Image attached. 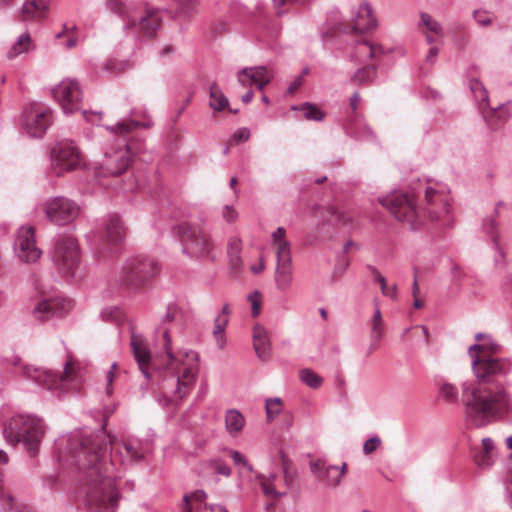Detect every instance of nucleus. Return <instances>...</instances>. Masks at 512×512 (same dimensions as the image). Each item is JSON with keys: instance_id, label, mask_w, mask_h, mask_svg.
<instances>
[{"instance_id": "1", "label": "nucleus", "mask_w": 512, "mask_h": 512, "mask_svg": "<svg viewBox=\"0 0 512 512\" xmlns=\"http://www.w3.org/2000/svg\"><path fill=\"white\" fill-rule=\"evenodd\" d=\"M110 435L105 433L103 425L95 434L82 436L71 449V457L81 473L86 489L88 505L93 512H115L119 493L116 490L113 467L125 461L137 462L144 458L139 445L122 442L119 450L110 454L107 460V447L112 445Z\"/></svg>"}, {"instance_id": "2", "label": "nucleus", "mask_w": 512, "mask_h": 512, "mask_svg": "<svg viewBox=\"0 0 512 512\" xmlns=\"http://www.w3.org/2000/svg\"><path fill=\"white\" fill-rule=\"evenodd\" d=\"M477 384L464 382L461 401L468 427L482 428L508 405V394L501 379L512 369L511 361L493 355H477L472 360Z\"/></svg>"}, {"instance_id": "3", "label": "nucleus", "mask_w": 512, "mask_h": 512, "mask_svg": "<svg viewBox=\"0 0 512 512\" xmlns=\"http://www.w3.org/2000/svg\"><path fill=\"white\" fill-rule=\"evenodd\" d=\"M44 431L40 418L20 414L12 417L9 426L4 428L3 435L12 445L22 442L27 451L34 456L38 452Z\"/></svg>"}, {"instance_id": "4", "label": "nucleus", "mask_w": 512, "mask_h": 512, "mask_svg": "<svg viewBox=\"0 0 512 512\" xmlns=\"http://www.w3.org/2000/svg\"><path fill=\"white\" fill-rule=\"evenodd\" d=\"M185 357L189 360V363L182 362L180 366L175 368V374L170 379L163 381L162 388L165 391V404L170 403L178 404L184 399L191 391L195 377L198 371L197 361L198 354L195 351H189L185 353Z\"/></svg>"}, {"instance_id": "5", "label": "nucleus", "mask_w": 512, "mask_h": 512, "mask_svg": "<svg viewBox=\"0 0 512 512\" xmlns=\"http://www.w3.org/2000/svg\"><path fill=\"white\" fill-rule=\"evenodd\" d=\"M177 233L182 244V251L190 257L202 258L211 256L214 248L209 232L199 225L181 223Z\"/></svg>"}, {"instance_id": "6", "label": "nucleus", "mask_w": 512, "mask_h": 512, "mask_svg": "<svg viewBox=\"0 0 512 512\" xmlns=\"http://www.w3.org/2000/svg\"><path fill=\"white\" fill-rule=\"evenodd\" d=\"M272 242L276 248L275 283L279 290L286 291L293 280L291 243L286 239V230L278 227L272 234Z\"/></svg>"}, {"instance_id": "7", "label": "nucleus", "mask_w": 512, "mask_h": 512, "mask_svg": "<svg viewBox=\"0 0 512 512\" xmlns=\"http://www.w3.org/2000/svg\"><path fill=\"white\" fill-rule=\"evenodd\" d=\"M159 272L158 263L147 256L129 258L122 268L121 282L129 289H139Z\"/></svg>"}, {"instance_id": "8", "label": "nucleus", "mask_w": 512, "mask_h": 512, "mask_svg": "<svg viewBox=\"0 0 512 512\" xmlns=\"http://www.w3.org/2000/svg\"><path fill=\"white\" fill-rule=\"evenodd\" d=\"M51 169L57 176L76 170L83 160L79 148L71 140L57 142L50 152Z\"/></svg>"}, {"instance_id": "9", "label": "nucleus", "mask_w": 512, "mask_h": 512, "mask_svg": "<svg viewBox=\"0 0 512 512\" xmlns=\"http://www.w3.org/2000/svg\"><path fill=\"white\" fill-rule=\"evenodd\" d=\"M53 260L64 277L74 278L80 263L76 239L72 236H61L55 243Z\"/></svg>"}, {"instance_id": "10", "label": "nucleus", "mask_w": 512, "mask_h": 512, "mask_svg": "<svg viewBox=\"0 0 512 512\" xmlns=\"http://www.w3.org/2000/svg\"><path fill=\"white\" fill-rule=\"evenodd\" d=\"M398 221L406 222L412 230L421 224L420 216L415 208L413 199L405 193H393L379 200Z\"/></svg>"}, {"instance_id": "11", "label": "nucleus", "mask_w": 512, "mask_h": 512, "mask_svg": "<svg viewBox=\"0 0 512 512\" xmlns=\"http://www.w3.org/2000/svg\"><path fill=\"white\" fill-rule=\"evenodd\" d=\"M50 124V109L44 108L37 103H31L23 109L21 114V125L31 137H43Z\"/></svg>"}, {"instance_id": "12", "label": "nucleus", "mask_w": 512, "mask_h": 512, "mask_svg": "<svg viewBox=\"0 0 512 512\" xmlns=\"http://www.w3.org/2000/svg\"><path fill=\"white\" fill-rule=\"evenodd\" d=\"M73 366L70 362H66L64 366V374L57 375L51 370L33 367L30 365L22 366V375L33 380L38 385L49 390L63 387L67 378L71 375Z\"/></svg>"}, {"instance_id": "13", "label": "nucleus", "mask_w": 512, "mask_h": 512, "mask_svg": "<svg viewBox=\"0 0 512 512\" xmlns=\"http://www.w3.org/2000/svg\"><path fill=\"white\" fill-rule=\"evenodd\" d=\"M47 218L56 225H66L72 222L79 213L77 204L64 197H55L45 205Z\"/></svg>"}, {"instance_id": "14", "label": "nucleus", "mask_w": 512, "mask_h": 512, "mask_svg": "<svg viewBox=\"0 0 512 512\" xmlns=\"http://www.w3.org/2000/svg\"><path fill=\"white\" fill-rule=\"evenodd\" d=\"M53 96L66 114L74 112L79 108V103L82 100L79 82L74 79L62 80L53 89Z\"/></svg>"}, {"instance_id": "15", "label": "nucleus", "mask_w": 512, "mask_h": 512, "mask_svg": "<svg viewBox=\"0 0 512 512\" xmlns=\"http://www.w3.org/2000/svg\"><path fill=\"white\" fill-rule=\"evenodd\" d=\"M14 250L17 257L25 263L36 262L42 251L36 247L34 228L21 227L14 243Z\"/></svg>"}, {"instance_id": "16", "label": "nucleus", "mask_w": 512, "mask_h": 512, "mask_svg": "<svg viewBox=\"0 0 512 512\" xmlns=\"http://www.w3.org/2000/svg\"><path fill=\"white\" fill-rule=\"evenodd\" d=\"M72 307L71 300L64 298H51L41 300L32 310L35 319L45 321L51 317H61Z\"/></svg>"}, {"instance_id": "17", "label": "nucleus", "mask_w": 512, "mask_h": 512, "mask_svg": "<svg viewBox=\"0 0 512 512\" xmlns=\"http://www.w3.org/2000/svg\"><path fill=\"white\" fill-rule=\"evenodd\" d=\"M131 164V156L127 147L106 152L101 162L104 175L118 176L124 173Z\"/></svg>"}, {"instance_id": "18", "label": "nucleus", "mask_w": 512, "mask_h": 512, "mask_svg": "<svg viewBox=\"0 0 512 512\" xmlns=\"http://www.w3.org/2000/svg\"><path fill=\"white\" fill-rule=\"evenodd\" d=\"M425 201L424 211L432 221L439 220L449 213L450 204L448 200L431 187L425 190Z\"/></svg>"}, {"instance_id": "19", "label": "nucleus", "mask_w": 512, "mask_h": 512, "mask_svg": "<svg viewBox=\"0 0 512 512\" xmlns=\"http://www.w3.org/2000/svg\"><path fill=\"white\" fill-rule=\"evenodd\" d=\"M130 345L133 356L138 364L140 371L142 372L146 379H149L151 353L145 339L143 338L142 335L136 334L134 331H132Z\"/></svg>"}, {"instance_id": "20", "label": "nucleus", "mask_w": 512, "mask_h": 512, "mask_svg": "<svg viewBox=\"0 0 512 512\" xmlns=\"http://www.w3.org/2000/svg\"><path fill=\"white\" fill-rule=\"evenodd\" d=\"M309 467L317 480L324 483L327 487L335 488L340 485L341 480L338 475V466L327 464L323 459H317L311 461Z\"/></svg>"}, {"instance_id": "21", "label": "nucleus", "mask_w": 512, "mask_h": 512, "mask_svg": "<svg viewBox=\"0 0 512 512\" xmlns=\"http://www.w3.org/2000/svg\"><path fill=\"white\" fill-rule=\"evenodd\" d=\"M353 29L359 33L371 31L377 27V20L373 14L371 5L368 2H363L353 18Z\"/></svg>"}, {"instance_id": "22", "label": "nucleus", "mask_w": 512, "mask_h": 512, "mask_svg": "<svg viewBox=\"0 0 512 512\" xmlns=\"http://www.w3.org/2000/svg\"><path fill=\"white\" fill-rule=\"evenodd\" d=\"M48 10L47 0H26L21 7V19L31 21L42 19Z\"/></svg>"}, {"instance_id": "23", "label": "nucleus", "mask_w": 512, "mask_h": 512, "mask_svg": "<svg viewBox=\"0 0 512 512\" xmlns=\"http://www.w3.org/2000/svg\"><path fill=\"white\" fill-rule=\"evenodd\" d=\"M487 126L492 130L502 127L509 118V113L505 105L500 104L497 107L490 106L481 112Z\"/></svg>"}, {"instance_id": "24", "label": "nucleus", "mask_w": 512, "mask_h": 512, "mask_svg": "<svg viewBox=\"0 0 512 512\" xmlns=\"http://www.w3.org/2000/svg\"><path fill=\"white\" fill-rule=\"evenodd\" d=\"M474 462L478 467L488 468L494 462V442L487 437L482 439L481 448L473 450Z\"/></svg>"}, {"instance_id": "25", "label": "nucleus", "mask_w": 512, "mask_h": 512, "mask_svg": "<svg viewBox=\"0 0 512 512\" xmlns=\"http://www.w3.org/2000/svg\"><path fill=\"white\" fill-rule=\"evenodd\" d=\"M124 235L125 230L118 215H109L105 227V239L117 245L122 242Z\"/></svg>"}, {"instance_id": "26", "label": "nucleus", "mask_w": 512, "mask_h": 512, "mask_svg": "<svg viewBox=\"0 0 512 512\" xmlns=\"http://www.w3.org/2000/svg\"><path fill=\"white\" fill-rule=\"evenodd\" d=\"M253 345L257 356L261 360H267L270 355V343L266 330L256 326L253 331Z\"/></svg>"}, {"instance_id": "27", "label": "nucleus", "mask_w": 512, "mask_h": 512, "mask_svg": "<svg viewBox=\"0 0 512 512\" xmlns=\"http://www.w3.org/2000/svg\"><path fill=\"white\" fill-rule=\"evenodd\" d=\"M384 333V321L382 319V314L379 308H377L373 314L371 319V332L370 338L371 343L369 346L368 354L373 353L378 347L380 340Z\"/></svg>"}, {"instance_id": "28", "label": "nucleus", "mask_w": 512, "mask_h": 512, "mask_svg": "<svg viewBox=\"0 0 512 512\" xmlns=\"http://www.w3.org/2000/svg\"><path fill=\"white\" fill-rule=\"evenodd\" d=\"M107 7L111 12L128 20L125 28H131L136 24L132 8L124 0H107Z\"/></svg>"}, {"instance_id": "29", "label": "nucleus", "mask_w": 512, "mask_h": 512, "mask_svg": "<svg viewBox=\"0 0 512 512\" xmlns=\"http://www.w3.org/2000/svg\"><path fill=\"white\" fill-rule=\"evenodd\" d=\"M160 17L155 12H148L145 16H142L139 21L136 19V24L133 26H139V29L146 37H153L156 30L160 26Z\"/></svg>"}, {"instance_id": "30", "label": "nucleus", "mask_w": 512, "mask_h": 512, "mask_svg": "<svg viewBox=\"0 0 512 512\" xmlns=\"http://www.w3.org/2000/svg\"><path fill=\"white\" fill-rule=\"evenodd\" d=\"M244 416L236 409H229L225 415V427L230 435L238 434L244 427Z\"/></svg>"}, {"instance_id": "31", "label": "nucleus", "mask_w": 512, "mask_h": 512, "mask_svg": "<svg viewBox=\"0 0 512 512\" xmlns=\"http://www.w3.org/2000/svg\"><path fill=\"white\" fill-rule=\"evenodd\" d=\"M470 90L477 102L480 113L489 107L488 92L483 83L478 79H472L469 83Z\"/></svg>"}, {"instance_id": "32", "label": "nucleus", "mask_w": 512, "mask_h": 512, "mask_svg": "<svg viewBox=\"0 0 512 512\" xmlns=\"http://www.w3.org/2000/svg\"><path fill=\"white\" fill-rule=\"evenodd\" d=\"M207 499V494L203 490H196L192 493H186L183 496V507L182 512H193L200 510L201 504L205 502Z\"/></svg>"}, {"instance_id": "33", "label": "nucleus", "mask_w": 512, "mask_h": 512, "mask_svg": "<svg viewBox=\"0 0 512 512\" xmlns=\"http://www.w3.org/2000/svg\"><path fill=\"white\" fill-rule=\"evenodd\" d=\"M209 97V106L215 111H222L229 104L228 98L224 95L221 88L216 82H213L210 85Z\"/></svg>"}, {"instance_id": "34", "label": "nucleus", "mask_w": 512, "mask_h": 512, "mask_svg": "<svg viewBox=\"0 0 512 512\" xmlns=\"http://www.w3.org/2000/svg\"><path fill=\"white\" fill-rule=\"evenodd\" d=\"M251 69V77L254 81V85L259 89L263 90L273 78L272 72L266 66H255L249 67Z\"/></svg>"}, {"instance_id": "35", "label": "nucleus", "mask_w": 512, "mask_h": 512, "mask_svg": "<svg viewBox=\"0 0 512 512\" xmlns=\"http://www.w3.org/2000/svg\"><path fill=\"white\" fill-rule=\"evenodd\" d=\"M258 478L261 480L260 485L265 496L276 499L287 494V491H277L275 489V474H271L269 477L260 475Z\"/></svg>"}, {"instance_id": "36", "label": "nucleus", "mask_w": 512, "mask_h": 512, "mask_svg": "<svg viewBox=\"0 0 512 512\" xmlns=\"http://www.w3.org/2000/svg\"><path fill=\"white\" fill-rule=\"evenodd\" d=\"M376 67L366 66L355 71L351 81L356 85H368L376 78Z\"/></svg>"}, {"instance_id": "37", "label": "nucleus", "mask_w": 512, "mask_h": 512, "mask_svg": "<svg viewBox=\"0 0 512 512\" xmlns=\"http://www.w3.org/2000/svg\"><path fill=\"white\" fill-rule=\"evenodd\" d=\"M31 44V38L28 33L20 35L14 45L7 53L9 59H14L21 53L27 52Z\"/></svg>"}, {"instance_id": "38", "label": "nucleus", "mask_w": 512, "mask_h": 512, "mask_svg": "<svg viewBox=\"0 0 512 512\" xmlns=\"http://www.w3.org/2000/svg\"><path fill=\"white\" fill-rule=\"evenodd\" d=\"M241 244L239 240H233L228 245L229 264L237 272L242 266Z\"/></svg>"}, {"instance_id": "39", "label": "nucleus", "mask_w": 512, "mask_h": 512, "mask_svg": "<svg viewBox=\"0 0 512 512\" xmlns=\"http://www.w3.org/2000/svg\"><path fill=\"white\" fill-rule=\"evenodd\" d=\"M228 324V318L224 316H217L214 320L213 335L216 338V342L219 348H223L225 345L224 332Z\"/></svg>"}, {"instance_id": "40", "label": "nucleus", "mask_w": 512, "mask_h": 512, "mask_svg": "<svg viewBox=\"0 0 512 512\" xmlns=\"http://www.w3.org/2000/svg\"><path fill=\"white\" fill-rule=\"evenodd\" d=\"M299 377L307 386L317 389L322 385L323 379L309 368L300 370Z\"/></svg>"}, {"instance_id": "41", "label": "nucleus", "mask_w": 512, "mask_h": 512, "mask_svg": "<svg viewBox=\"0 0 512 512\" xmlns=\"http://www.w3.org/2000/svg\"><path fill=\"white\" fill-rule=\"evenodd\" d=\"M282 400L279 397L269 398L266 400L265 409L268 422L275 419L281 412Z\"/></svg>"}, {"instance_id": "42", "label": "nucleus", "mask_w": 512, "mask_h": 512, "mask_svg": "<svg viewBox=\"0 0 512 512\" xmlns=\"http://www.w3.org/2000/svg\"><path fill=\"white\" fill-rule=\"evenodd\" d=\"M301 109L308 120L322 121L324 119V113L317 106L309 102L304 103Z\"/></svg>"}, {"instance_id": "43", "label": "nucleus", "mask_w": 512, "mask_h": 512, "mask_svg": "<svg viewBox=\"0 0 512 512\" xmlns=\"http://www.w3.org/2000/svg\"><path fill=\"white\" fill-rule=\"evenodd\" d=\"M150 126H151V124L149 122H138V121H133V120L120 122L117 124L118 130L120 132H122L123 134L129 133L132 130L139 128V127L149 128Z\"/></svg>"}, {"instance_id": "44", "label": "nucleus", "mask_w": 512, "mask_h": 512, "mask_svg": "<svg viewBox=\"0 0 512 512\" xmlns=\"http://www.w3.org/2000/svg\"><path fill=\"white\" fill-rule=\"evenodd\" d=\"M357 50L360 53L367 54L370 59H373L378 52L382 53V48L380 46H373L368 41L359 42L357 44Z\"/></svg>"}, {"instance_id": "45", "label": "nucleus", "mask_w": 512, "mask_h": 512, "mask_svg": "<svg viewBox=\"0 0 512 512\" xmlns=\"http://www.w3.org/2000/svg\"><path fill=\"white\" fill-rule=\"evenodd\" d=\"M198 5V0H181L180 10L181 13L187 17H191L195 12Z\"/></svg>"}, {"instance_id": "46", "label": "nucleus", "mask_w": 512, "mask_h": 512, "mask_svg": "<svg viewBox=\"0 0 512 512\" xmlns=\"http://www.w3.org/2000/svg\"><path fill=\"white\" fill-rule=\"evenodd\" d=\"M251 69L244 67L243 69L239 70L237 73V80L240 85L243 87H248L254 85V81L251 77Z\"/></svg>"}, {"instance_id": "47", "label": "nucleus", "mask_w": 512, "mask_h": 512, "mask_svg": "<svg viewBox=\"0 0 512 512\" xmlns=\"http://www.w3.org/2000/svg\"><path fill=\"white\" fill-rule=\"evenodd\" d=\"M421 22L427 27V29L435 34L441 32V26L438 22L432 19V17L426 13L421 14Z\"/></svg>"}, {"instance_id": "48", "label": "nucleus", "mask_w": 512, "mask_h": 512, "mask_svg": "<svg viewBox=\"0 0 512 512\" xmlns=\"http://www.w3.org/2000/svg\"><path fill=\"white\" fill-rule=\"evenodd\" d=\"M473 17L475 21L483 27L490 25L492 22V14L488 11L476 10L473 13Z\"/></svg>"}, {"instance_id": "49", "label": "nucleus", "mask_w": 512, "mask_h": 512, "mask_svg": "<svg viewBox=\"0 0 512 512\" xmlns=\"http://www.w3.org/2000/svg\"><path fill=\"white\" fill-rule=\"evenodd\" d=\"M379 285H380V289H381V293L384 295V296H387L393 300H396L397 299V285L394 284L392 285L391 287H389L387 285V280L386 278L383 280V282H379Z\"/></svg>"}, {"instance_id": "50", "label": "nucleus", "mask_w": 512, "mask_h": 512, "mask_svg": "<svg viewBox=\"0 0 512 512\" xmlns=\"http://www.w3.org/2000/svg\"><path fill=\"white\" fill-rule=\"evenodd\" d=\"M381 444V439L378 436H374L369 438L364 442L363 452L365 455L371 454L374 452Z\"/></svg>"}, {"instance_id": "51", "label": "nucleus", "mask_w": 512, "mask_h": 512, "mask_svg": "<svg viewBox=\"0 0 512 512\" xmlns=\"http://www.w3.org/2000/svg\"><path fill=\"white\" fill-rule=\"evenodd\" d=\"M440 393L447 400H455L458 394L456 387L448 383L441 386Z\"/></svg>"}, {"instance_id": "52", "label": "nucleus", "mask_w": 512, "mask_h": 512, "mask_svg": "<svg viewBox=\"0 0 512 512\" xmlns=\"http://www.w3.org/2000/svg\"><path fill=\"white\" fill-rule=\"evenodd\" d=\"M282 466H283V472H284V483L289 488L291 487L295 473L290 471L288 466V460L285 456H282Z\"/></svg>"}, {"instance_id": "53", "label": "nucleus", "mask_w": 512, "mask_h": 512, "mask_svg": "<svg viewBox=\"0 0 512 512\" xmlns=\"http://www.w3.org/2000/svg\"><path fill=\"white\" fill-rule=\"evenodd\" d=\"M230 455H231V458L233 459V462L235 465H243V466L247 467V469L250 472H252L253 468L248 463L246 457L243 454H241L240 452H238L236 450H231Z\"/></svg>"}, {"instance_id": "54", "label": "nucleus", "mask_w": 512, "mask_h": 512, "mask_svg": "<svg viewBox=\"0 0 512 512\" xmlns=\"http://www.w3.org/2000/svg\"><path fill=\"white\" fill-rule=\"evenodd\" d=\"M486 348H487L486 343H477V344L471 345L469 347V354L472 357V360L477 355H486L485 354Z\"/></svg>"}, {"instance_id": "55", "label": "nucleus", "mask_w": 512, "mask_h": 512, "mask_svg": "<svg viewBox=\"0 0 512 512\" xmlns=\"http://www.w3.org/2000/svg\"><path fill=\"white\" fill-rule=\"evenodd\" d=\"M222 215L227 222L231 223L237 219L238 213L232 206L226 205L223 208Z\"/></svg>"}, {"instance_id": "56", "label": "nucleus", "mask_w": 512, "mask_h": 512, "mask_svg": "<svg viewBox=\"0 0 512 512\" xmlns=\"http://www.w3.org/2000/svg\"><path fill=\"white\" fill-rule=\"evenodd\" d=\"M495 227H496V223L493 219H488V220H485L484 223H483V228L484 230L491 235L494 243L497 245V236L495 235L494 231H495Z\"/></svg>"}, {"instance_id": "57", "label": "nucleus", "mask_w": 512, "mask_h": 512, "mask_svg": "<svg viewBox=\"0 0 512 512\" xmlns=\"http://www.w3.org/2000/svg\"><path fill=\"white\" fill-rule=\"evenodd\" d=\"M163 338H164V349L169 357V359H174V354L171 351V337L169 335V330L165 328L163 330Z\"/></svg>"}, {"instance_id": "58", "label": "nucleus", "mask_w": 512, "mask_h": 512, "mask_svg": "<svg viewBox=\"0 0 512 512\" xmlns=\"http://www.w3.org/2000/svg\"><path fill=\"white\" fill-rule=\"evenodd\" d=\"M331 215L335 217L336 221L340 224L346 225L351 222V217L345 212L331 210Z\"/></svg>"}, {"instance_id": "59", "label": "nucleus", "mask_w": 512, "mask_h": 512, "mask_svg": "<svg viewBox=\"0 0 512 512\" xmlns=\"http://www.w3.org/2000/svg\"><path fill=\"white\" fill-rule=\"evenodd\" d=\"M215 471L217 474H220V475H223L226 477L231 475V468L227 464H225L221 461H217L215 463Z\"/></svg>"}, {"instance_id": "60", "label": "nucleus", "mask_w": 512, "mask_h": 512, "mask_svg": "<svg viewBox=\"0 0 512 512\" xmlns=\"http://www.w3.org/2000/svg\"><path fill=\"white\" fill-rule=\"evenodd\" d=\"M233 137L239 142H245L250 137V131L247 128H240L234 133Z\"/></svg>"}, {"instance_id": "61", "label": "nucleus", "mask_w": 512, "mask_h": 512, "mask_svg": "<svg viewBox=\"0 0 512 512\" xmlns=\"http://www.w3.org/2000/svg\"><path fill=\"white\" fill-rule=\"evenodd\" d=\"M83 115L85 117V119L88 121V122H91V123H97L98 121L101 120L102 118V113L101 112H94V111H83Z\"/></svg>"}, {"instance_id": "62", "label": "nucleus", "mask_w": 512, "mask_h": 512, "mask_svg": "<svg viewBox=\"0 0 512 512\" xmlns=\"http://www.w3.org/2000/svg\"><path fill=\"white\" fill-rule=\"evenodd\" d=\"M176 315V306L169 305L167 311L163 317V323H171L174 321Z\"/></svg>"}, {"instance_id": "63", "label": "nucleus", "mask_w": 512, "mask_h": 512, "mask_svg": "<svg viewBox=\"0 0 512 512\" xmlns=\"http://www.w3.org/2000/svg\"><path fill=\"white\" fill-rule=\"evenodd\" d=\"M106 69L112 72H121L124 70V64L114 60H109L106 63Z\"/></svg>"}, {"instance_id": "64", "label": "nucleus", "mask_w": 512, "mask_h": 512, "mask_svg": "<svg viewBox=\"0 0 512 512\" xmlns=\"http://www.w3.org/2000/svg\"><path fill=\"white\" fill-rule=\"evenodd\" d=\"M486 343V355H492L493 353H496L499 350V345L495 342H493L489 337L483 342Z\"/></svg>"}]
</instances>
